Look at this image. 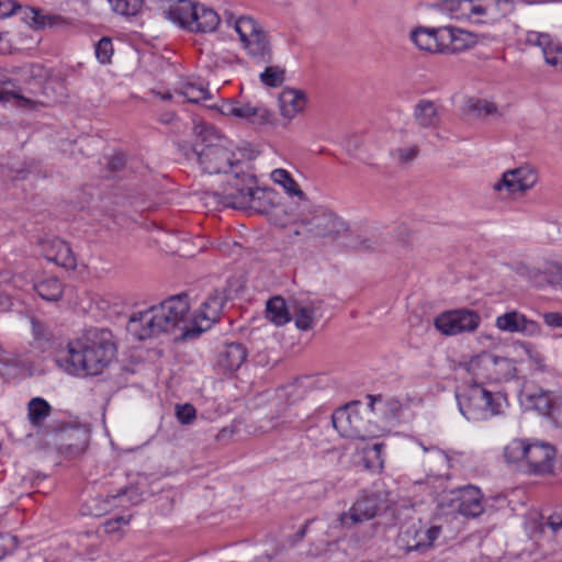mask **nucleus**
<instances>
[{"label": "nucleus", "instance_id": "obj_1", "mask_svg": "<svg viewBox=\"0 0 562 562\" xmlns=\"http://www.w3.org/2000/svg\"><path fill=\"white\" fill-rule=\"evenodd\" d=\"M468 370L477 381L457 391L456 398L461 414L473 422L504 415L508 407L507 396L488 391L482 382L501 383L512 380L517 372L515 362L492 352H482L469 361Z\"/></svg>", "mask_w": 562, "mask_h": 562}, {"label": "nucleus", "instance_id": "obj_2", "mask_svg": "<svg viewBox=\"0 0 562 562\" xmlns=\"http://www.w3.org/2000/svg\"><path fill=\"white\" fill-rule=\"evenodd\" d=\"M67 355L58 360V366L69 375L97 376L114 361L116 347L110 330L90 328L70 339Z\"/></svg>", "mask_w": 562, "mask_h": 562}, {"label": "nucleus", "instance_id": "obj_3", "mask_svg": "<svg viewBox=\"0 0 562 562\" xmlns=\"http://www.w3.org/2000/svg\"><path fill=\"white\" fill-rule=\"evenodd\" d=\"M189 311L187 295L171 296L160 304L132 314L127 330L134 338L145 340L180 329L183 339L186 327H190Z\"/></svg>", "mask_w": 562, "mask_h": 562}, {"label": "nucleus", "instance_id": "obj_4", "mask_svg": "<svg viewBox=\"0 0 562 562\" xmlns=\"http://www.w3.org/2000/svg\"><path fill=\"white\" fill-rule=\"evenodd\" d=\"M198 160L203 171L212 173H226L229 168H238L247 158V151L237 148L224 136L207 131L201 143L194 147Z\"/></svg>", "mask_w": 562, "mask_h": 562}, {"label": "nucleus", "instance_id": "obj_5", "mask_svg": "<svg viewBox=\"0 0 562 562\" xmlns=\"http://www.w3.org/2000/svg\"><path fill=\"white\" fill-rule=\"evenodd\" d=\"M504 458L530 473L547 474L553 470L555 449L544 441L517 438L504 448Z\"/></svg>", "mask_w": 562, "mask_h": 562}, {"label": "nucleus", "instance_id": "obj_6", "mask_svg": "<svg viewBox=\"0 0 562 562\" xmlns=\"http://www.w3.org/2000/svg\"><path fill=\"white\" fill-rule=\"evenodd\" d=\"M225 21L234 27L244 49L255 64H269L272 60L269 38L256 20L245 15L236 18L233 13L225 12Z\"/></svg>", "mask_w": 562, "mask_h": 562}, {"label": "nucleus", "instance_id": "obj_7", "mask_svg": "<svg viewBox=\"0 0 562 562\" xmlns=\"http://www.w3.org/2000/svg\"><path fill=\"white\" fill-rule=\"evenodd\" d=\"M348 229L347 223L328 210H316L294 223L293 234L304 240H335Z\"/></svg>", "mask_w": 562, "mask_h": 562}, {"label": "nucleus", "instance_id": "obj_8", "mask_svg": "<svg viewBox=\"0 0 562 562\" xmlns=\"http://www.w3.org/2000/svg\"><path fill=\"white\" fill-rule=\"evenodd\" d=\"M369 407L372 414L369 419L374 438L387 435L398 425L403 411L402 403L394 397H384L382 395L369 396Z\"/></svg>", "mask_w": 562, "mask_h": 562}, {"label": "nucleus", "instance_id": "obj_9", "mask_svg": "<svg viewBox=\"0 0 562 562\" xmlns=\"http://www.w3.org/2000/svg\"><path fill=\"white\" fill-rule=\"evenodd\" d=\"M481 324L477 312L469 308H456L438 314L434 319L435 328L445 336H457L475 331Z\"/></svg>", "mask_w": 562, "mask_h": 562}, {"label": "nucleus", "instance_id": "obj_10", "mask_svg": "<svg viewBox=\"0 0 562 562\" xmlns=\"http://www.w3.org/2000/svg\"><path fill=\"white\" fill-rule=\"evenodd\" d=\"M334 428L341 437L350 439H373L369 419L364 420L356 405L336 409L331 416Z\"/></svg>", "mask_w": 562, "mask_h": 562}, {"label": "nucleus", "instance_id": "obj_11", "mask_svg": "<svg viewBox=\"0 0 562 562\" xmlns=\"http://www.w3.org/2000/svg\"><path fill=\"white\" fill-rule=\"evenodd\" d=\"M495 5L494 0H487L485 2L474 0H442L439 8L450 19L458 21L468 20L472 23H485L487 19L493 16Z\"/></svg>", "mask_w": 562, "mask_h": 562}, {"label": "nucleus", "instance_id": "obj_12", "mask_svg": "<svg viewBox=\"0 0 562 562\" xmlns=\"http://www.w3.org/2000/svg\"><path fill=\"white\" fill-rule=\"evenodd\" d=\"M516 272L537 286L562 284V266L544 256L535 262L517 263Z\"/></svg>", "mask_w": 562, "mask_h": 562}, {"label": "nucleus", "instance_id": "obj_13", "mask_svg": "<svg viewBox=\"0 0 562 562\" xmlns=\"http://www.w3.org/2000/svg\"><path fill=\"white\" fill-rule=\"evenodd\" d=\"M224 306L222 295L215 291L203 301L190 318V327H186L183 339H192L210 329L220 318Z\"/></svg>", "mask_w": 562, "mask_h": 562}, {"label": "nucleus", "instance_id": "obj_14", "mask_svg": "<svg viewBox=\"0 0 562 562\" xmlns=\"http://www.w3.org/2000/svg\"><path fill=\"white\" fill-rule=\"evenodd\" d=\"M248 192L235 196L228 195L235 204V209L250 210L257 213H268L274 205L277 193L272 189L259 188L256 177H246Z\"/></svg>", "mask_w": 562, "mask_h": 562}, {"label": "nucleus", "instance_id": "obj_15", "mask_svg": "<svg viewBox=\"0 0 562 562\" xmlns=\"http://www.w3.org/2000/svg\"><path fill=\"white\" fill-rule=\"evenodd\" d=\"M538 181L537 171L530 166H520L505 171L492 186L495 192L506 194L525 193Z\"/></svg>", "mask_w": 562, "mask_h": 562}, {"label": "nucleus", "instance_id": "obj_16", "mask_svg": "<svg viewBox=\"0 0 562 562\" xmlns=\"http://www.w3.org/2000/svg\"><path fill=\"white\" fill-rule=\"evenodd\" d=\"M449 506L465 517H477L484 512L483 495L475 486H463L450 493Z\"/></svg>", "mask_w": 562, "mask_h": 562}, {"label": "nucleus", "instance_id": "obj_17", "mask_svg": "<svg viewBox=\"0 0 562 562\" xmlns=\"http://www.w3.org/2000/svg\"><path fill=\"white\" fill-rule=\"evenodd\" d=\"M495 327L504 333H520L529 337L541 335V326L539 323L527 318L518 311L506 312L497 316Z\"/></svg>", "mask_w": 562, "mask_h": 562}, {"label": "nucleus", "instance_id": "obj_18", "mask_svg": "<svg viewBox=\"0 0 562 562\" xmlns=\"http://www.w3.org/2000/svg\"><path fill=\"white\" fill-rule=\"evenodd\" d=\"M441 54H458L474 47L476 35L456 26H441Z\"/></svg>", "mask_w": 562, "mask_h": 562}, {"label": "nucleus", "instance_id": "obj_19", "mask_svg": "<svg viewBox=\"0 0 562 562\" xmlns=\"http://www.w3.org/2000/svg\"><path fill=\"white\" fill-rule=\"evenodd\" d=\"M441 533L439 526H431L429 528H409L401 537V541L405 546L407 552L411 551H425L432 547L434 542Z\"/></svg>", "mask_w": 562, "mask_h": 562}, {"label": "nucleus", "instance_id": "obj_20", "mask_svg": "<svg viewBox=\"0 0 562 562\" xmlns=\"http://www.w3.org/2000/svg\"><path fill=\"white\" fill-rule=\"evenodd\" d=\"M278 105L281 117L289 123L305 110L307 97L300 89L285 88L279 94Z\"/></svg>", "mask_w": 562, "mask_h": 562}, {"label": "nucleus", "instance_id": "obj_21", "mask_svg": "<svg viewBox=\"0 0 562 562\" xmlns=\"http://www.w3.org/2000/svg\"><path fill=\"white\" fill-rule=\"evenodd\" d=\"M378 512L376 499L372 497H361L353 505L340 514L339 521L341 526L351 528L357 524L370 520L375 517Z\"/></svg>", "mask_w": 562, "mask_h": 562}, {"label": "nucleus", "instance_id": "obj_22", "mask_svg": "<svg viewBox=\"0 0 562 562\" xmlns=\"http://www.w3.org/2000/svg\"><path fill=\"white\" fill-rule=\"evenodd\" d=\"M226 180L223 186L214 192V195L217 198L220 204L234 207L233 200L228 198L229 194L233 196L239 193H246L248 190L246 189V177H254L251 173L240 169V171H236L234 173L226 172Z\"/></svg>", "mask_w": 562, "mask_h": 562}, {"label": "nucleus", "instance_id": "obj_23", "mask_svg": "<svg viewBox=\"0 0 562 562\" xmlns=\"http://www.w3.org/2000/svg\"><path fill=\"white\" fill-rule=\"evenodd\" d=\"M44 257L65 269H75L77 259L70 246L63 239L55 238L43 245Z\"/></svg>", "mask_w": 562, "mask_h": 562}, {"label": "nucleus", "instance_id": "obj_24", "mask_svg": "<svg viewBox=\"0 0 562 562\" xmlns=\"http://www.w3.org/2000/svg\"><path fill=\"white\" fill-rule=\"evenodd\" d=\"M247 359L246 348L238 342L224 344L216 353V366L225 373L238 370Z\"/></svg>", "mask_w": 562, "mask_h": 562}, {"label": "nucleus", "instance_id": "obj_25", "mask_svg": "<svg viewBox=\"0 0 562 562\" xmlns=\"http://www.w3.org/2000/svg\"><path fill=\"white\" fill-rule=\"evenodd\" d=\"M440 34L441 26H418L411 31L409 38L420 50H425L431 54H441V40H439Z\"/></svg>", "mask_w": 562, "mask_h": 562}, {"label": "nucleus", "instance_id": "obj_26", "mask_svg": "<svg viewBox=\"0 0 562 562\" xmlns=\"http://www.w3.org/2000/svg\"><path fill=\"white\" fill-rule=\"evenodd\" d=\"M196 4L192 0H177L169 9L164 10V15L172 23L191 31Z\"/></svg>", "mask_w": 562, "mask_h": 562}, {"label": "nucleus", "instance_id": "obj_27", "mask_svg": "<svg viewBox=\"0 0 562 562\" xmlns=\"http://www.w3.org/2000/svg\"><path fill=\"white\" fill-rule=\"evenodd\" d=\"M555 398L551 392L539 390L526 393L524 404L527 408L538 412L542 416L555 419Z\"/></svg>", "mask_w": 562, "mask_h": 562}, {"label": "nucleus", "instance_id": "obj_28", "mask_svg": "<svg viewBox=\"0 0 562 562\" xmlns=\"http://www.w3.org/2000/svg\"><path fill=\"white\" fill-rule=\"evenodd\" d=\"M220 24L218 14L211 8L198 3L193 14L191 32L212 33Z\"/></svg>", "mask_w": 562, "mask_h": 562}, {"label": "nucleus", "instance_id": "obj_29", "mask_svg": "<svg viewBox=\"0 0 562 562\" xmlns=\"http://www.w3.org/2000/svg\"><path fill=\"white\" fill-rule=\"evenodd\" d=\"M266 317L273 325L281 327L291 322V304L281 296H273L266 303Z\"/></svg>", "mask_w": 562, "mask_h": 562}, {"label": "nucleus", "instance_id": "obj_30", "mask_svg": "<svg viewBox=\"0 0 562 562\" xmlns=\"http://www.w3.org/2000/svg\"><path fill=\"white\" fill-rule=\"evenodd\" d=\"M31 330L33 337L31 346L37 353H44L53 347L54 335L45 323L32 317Z\"/></svg>", "mask_w": 562, "mask_h": 562}, {"label": "nucleus", "instance_id": "obj_31", "mask_svg": "<svg viewBox=\"0 0 562 562\" xmlns=\"http://www.w3.org/2000/svg\"><path fill=\"white\" fill-rule=\"evenodd\" d=\"M50 404L43 397L36 396L27 403V419L32 427L41 428L52 414Z\"/></svg>", "mask_w": 562, "mask_h": 562}, {"label": "nucleus", "instance_id": "obj_32", "mask_svg": "<svg viewBox=\"0 0 562 562\" xmlns=\"http://www.w3.org/2000/svg\"><path fill=\"white\" fill-rule=\"evenodd\" d=\"M385 442L379 441L362 448L364 467L368 470L381 472L384 469Z\"/></svg>", "mask_w": 562, "mask_h": 562}, {"label": "nucleus", "instance_id": "obj_33", "mask_svg": "<svg viewBox=\"0 0 562 562\" xmlns=\"http://www.w3.org/2000/svg\"><path fill=\"white\" fill-rule=\"evenodd\" d=\"M270 177L271 180L276 184L280 186L289 196L305 200V193L301 190L299 183L293 179L288 170L282 168L274 169Z\"/></svg>", "mask_w": 562, "mask_h": 562}, {"label": "nucleus", "instance_id": "obj_34", "mask_svg": "<svg viewBox=\"0 0 562 562\" xmlns=\"http://www.w3.org/2000/svg\"><path fill=\"white\" fill-rule=\"evenodd\" d=\"M271 112L263 106H255L249 103L237 101L235 117L247 120L251 123H267L271 119Z\"/></svg>", "mask_w": 562, "mask_h": 562}, {"label": "nucleus", "instance_id": "obj_35", "mask_svg": "<svg viewBox=\"0 0 562 562\" xmlns=\"http://www.w3.org/2000/svg\"><path fill=\"white\" fill-rule=\"evenodd\" d=\"M294 316L295 326L300 330H310L314 326V307L300 301L291 302V316Z\"/></svg>", "mask_w": 562, "mask_h": 562}, {"label": "nucleus", "instance_id": "obj_36", "mask_svg": "<svg viewBox=\"0 0 562 562\" xmlns=\"http://www.w3.org/2000/svg\"><path fill=\"white\" fill-rule=\"evenodd\" d=\"M37 294L46 301H58L63 295V285L57 278H45L34 285Z\"/></svg>", "mask_w": 562, "mask_h": 562}, {"label": "nucleus", "instance_id": "obj_37", "mask_svg": "<svg viewBox=\"0 0 562 562\" xmlns=\"http://www.w3.org/2000/svg\"><path fill=\"white\" fill-rule=\"evenodd\" d=\"M176 92L191 103H199L211 98L209 88L196 82H187Z\"/></svg>", "mask_w": 562, "mask_h": 562}, {"label": "nucleus", "instance_id": "obj_38", "mask_svg": "<svg viewBox=\"0 0 562 562\" xmlns=\"http://www.w3.org/2000/svg\"><path fill=\"white\" fill-rule=\"evenodd\" d=\"M415 117L422 126H435L439 122L437 108L431 101H420L415 109Z\"/></svg>", "mask_w": 562, "mask_h": 562}, {"label": "nucleus", "instance_id": "obj_39", "mask_svg": "<svg viewBox=\"0 0 562 562\" xmlns=\"http://www.w3.org/2000/svg\"><path fill=\"white\" fill-rule=\"evenodd\" d=\"M260 82L267 88H278L285 81V69L281 66H266L259 74Z\"/></svg>", "mask_w": 562, "mask_h": 562}, {"label": "nucleus", "instance_id": "obj_40", "mask_svg": "<svg viewBox=\"0 0 562 562\" xmlns=\"http://www.w3.org/2000/svg\"><path fill=\"white\" fill-rule=\"evenodd\" d=\"M20 20L25 23L30 29L34 31H40L43 24L40 23V14L41 9L29 7V5H20L16 11Z\"/></svg>", "mask_w": 562, "mask_h": 562}, {"label": "nucleus", "instance_id": "obj_41", "mask_svg": "<svg viewBox=\"0 0 562 562\" xmlns=\"http://www.w3.org/2000/svg\"><path fill=\"white\" fill-rule=\"evenodd\" d=\"M113 12L121 15H136L143 5V0H108Z\"/></svg>", "mask_w": 562, "mask_h": 562}, {"label": "nucleus", "instance_id": "obj_42", "mask_svg": "<svg viewBox=\"0 0 562 562\" xmlns=\"http://www.w3.org/2000/svg\"><path fill=\"white\" fill-rule=\"evenodd\" d=\"M419 154V147L416 144L397 147L391 151V156L398 165H408L413 162Z\"/></svg>", "mask_w": 562, "mask_h": 562}, {"label": "nucleus", "instance_id": "obj_43", "mask_svg": "<svg viewBox=\"0 0 562 562\" xmlns=\"http://www.w3.org/2000/svg\"><path fill=\"white\" fill-rule=\"evenodd\" d=\"M40 23L43 24L41 26V30L63 29L70 25V19L57 13H44L41 10Z\"/></svg>", "mask_w": 562, "mask_h": 562}, {"label": "nucleus", "instance_id": "obj_44", "mask_svg": "<svg viewBox=\"0 0 562 562\" xmlns=\"http://www.w3.org/2000/svg\"><path fill=\"white\" fill-rule=\"evenodd\" d=\"M553 38L548 33H540L536 31H529L526 34L525 43L528 46L538 47L541 49L542 54L550 47L553 43Z\"/></svg>", "mask_w": 562, "mask_h": 562}, {"label": "nucleus", "instance_id": "obj_45", "mask_svg": "<svg viewBox=\"0 0 562 562\" xmlns=\"http://www.w3.org/2000/svg\"><path fill=\"white\" fill-rule=\"evenodd\" d=\"M548 65L562 68V45L553 41L550 47L543 54Z\"/></svg>", "mask_w": 562, "mask_h": 562}, {"label": "nucleus", "instance_id": "obj_46", "mask_svg": "<svg viewBox=\"0 0 562 562\" xmlns=\"http://www.w3.org/2000/svg\"><path fill=\"white\" fill-rule=\"evenodd\" d=\"M113 54V45L110 38L102 37L95 45V56L102 64L110 61Z\"/></svg>", "mask_w": 562, "mask_h": 562}, {"label": "nucleus", "instance_id": "obj_47", "mask_svg": "<svg viewBox=\"0 0 562 562\" xmlns=\"http://www.w3.org/2000/svg\"><path fill=\"white\" fill-rule=\"evenodd\" d=\"M176 416L182 425H189L195 419L196 411L191 404L177 405Z\"/></svg>", "mask_w": 562, "mask_h": 562}, {"label": "nucleus", "instance_id": "obj_48", "mask_svg": "<svg viewBox=\"0 0 562 562\" xmlns=\"http://www.w3.org/2000/svg\"><path fill=\"white\" fill-rule=\"evenodd\" d=\"M470 108L480 115H492L497 112L495 103L485 99H476L471 101Z\"/></svg>", "mask_w": 562, "mask_h": 562}, {"label": "nucleus", "instance_id": "obj_49", "mask_svg": "<svg viewBox=\"0 0 562 562\" xmlns=\"http://www.w3.org/2000/svg\"><path fill=\"white\" fill-rule=\"evenodd\" d=\"M12 100L16 101L18 106L21 108H33L34 102L31 99H27L23 95H20L19 93L14 91H0V102H10Z\"/></svg>", "mask_w": 562, "mask_h": 562}, {"label": "nucleus", "instance_id": "obj_50", "mask_svg": "<svg viewBox=\"0 0 562 562\" xmlns=\"http://www.w3.org/2000/svg\"><path fill=\"white\" fill-rule=\"evenodd\" d=\"M521 347L525 352L528 355L529 359L533 361L538 369L544 370V357L529 342H521Z\"/></svg>", "mask_w": 562, "mask_h": 562}, {"label": "nucleus", "instance_id": "obj_51", "mask_svg": "<svg viewBox=\"0 0 562 562\" xmlns=\"http://www.w3.org/2000/svg\"><path fill=\"white\" fill-rule=\"evenodd\" d=\"M547 525L557 533L562 529V506L555 508L548 517Z\"/></svg>", "mask_w": 562, "mask_h": 562}, {"label": "nucleus", "instance_id": "obj_52", "mask_svg": "<svg viewBox=\"0 0 562 562\" xmlns=\"http://www.w3.org/2000/svg\"><path fill=\"white\" fill-rule=\"evenodd\" d=\"M18 9L19 3L14 0L0 1V19H7L16 14Z\"/></svg>", "mask_w": 562, "mask_h": 562}, {"label": "nucleus", "instance_id": "obj_53", "mask_svg": "<svg viewBox=\"0 0 562 562\" xmlns=\"http://www.w3.org/2000/svg\"><path fill=\"white\" fill-rule=\"evenodd\" d=\"M543 323L551 328H562V314L558 312H547L542 314Z\"/></svg>", "mask_w": 562, "mask_h": 562}, {"label": "nucleus", "instance_id": "obj_54", "mask_svg": "<svg viewBox=\"0 0 562 562\" xmlns=\"http://www.w3.org/2000/svg\"><path fill=\"white\" fill-rule=\"evenodd\" d=\"M236 106H237V101L225 100V101H222L221 104L215 105L214 108L223 115L235 116L236 115Z\"/></svg>", "mask_w": 562, "mask_h": 562}, {"label": "nucleus", "instance_id": "obj_55", "mask_svg": "<svg viewBox=\"0 0 562 562\" xmlns=\"http://www.w3.org/2000/svg\"><path fill=\"white\" fill-rule=\"evenodd\" d=\"M15 547L14 539L9 535H0V560Z\"/></svg>", "mask_w": 562, "mask_h": 562}, {"label": "nucleus", "instance_id": "obj_56", "mask_svg": "<svg viewBox=\"0 0 562 562\" xmlns=\"http://www.w3.org/2000/svg\"><path fill=\"white\" fill-rule=\"evenodd\" d=\"M272 427H282L286 424H290L292 422L291 414L289 412V407H285L282 411L281 415L271 416Z\"/></svg>", "mask_w": 562, "mask_h": 562}, {"label": "nucleus", "instance_id": "obj_57", "mask_svg": "<svg viewBox=\"0 0 562 562\" xmlns=\"http://www.w3.org/2000/svg\"><path fill=\"white\" fill-rule=\"evenodd\" d=\"M127 522L128 521L124 517H116L114 519H109L104 524V528L106 532H115L122 525H126Z\"/></svg>", "mask_w": 562, "mask_h": 562}, {"label": "nucleus", "instance_id": "obj_58", "mask_svg": "<svg viewBox=\"0 0 562 562\" xmlns=\"http://www.w3.org/2000/svg\"><path fill=\"white\" fill-rule=\"evenodd\" d=\"M562 419V395L555 398V420Z\"/></svg>", "mask_w": 562, "mask_h": 562}, {"label": "nucleus", "instance_id": "obj_59", "mask_svg": "<svg viewBox=\"0 0 562 562\" xmlns=\"http://www.w3.org/2000/svg\"><path fill=\"white\" fill-rule=\"evenodd\" d=\"M3 37L0 35V52L1 53H5L7 52V47L3 45Z\"/></svg>", "mask_w": 562, "mask_h": 562}]
</instances>
